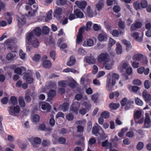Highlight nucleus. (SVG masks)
I'll return each instance as SVG.
<instances>
[{
	"label": "nucleus",
	"instance_id": "nucleus-1",
	"mask_svg": "<svg viewBox=\"0 0 151 151\" xmlns=\"http://www.w3.org/2000/svg\"><path fill=\"white\" fill-rule=\"evenodd\" d=\"M92 23L90 21L87 22L86 27L83 26L81 27L77 35L76 42L78 44H80L81 42L83 39V34L84 32L86 31H87L89 30L92 25Z\"/></svg>",
	"mask_w": 151,
	"mask_h": 151
},
{
	"label": "nucleus",
	"instance_id": "nucleus-2",
	"mask_svg": "<svg viewBox=\"0 0 151 151\" xmlns=\"http://www.w3.org/2000/svg\"><path fill=\"white\" fill-rule=\"evenodd\" d=\"M111 74L109 73L107 75L106 82V87L108 90L110 89L111 85L113 86L116 83V80H118L119 78V75L116 73H114L112 75V81L111 82Z\"/></svg>",
	"mask_w": 151,
	"mask_h": 151
},
{
	"label": "nucleus",
	"instance_id": "nucleus-3",
	"mask_svg": "<svg viewBox=\"0 0 151 151\" xmlns=\"http://www.w3.org/2000/svg\"><path fill=\"white\" fill-rule=\"evenodd\" d=\"M26 38L29 45H32L34 47H37L39 46V41L35 37L33 32H32L27 34L26 36Z\"/></svg>",
	"mask_w": 151,
	"mask_h": 151
},
{
	"label": "nucleus",
	"instance_id": "nucleus-4",
	"mask_svg": "<svg viewBox=\"0 0 151 151\" xmlns=\"http://www.w3.org/2000/svg\"><path fill=\"white\" fill-rule=\"evenodd\" d=\"M134 103L133 101L130 99L128 100L127 98H123L121 101V104L122 106H125L124 109L127 110L129 109L131 107V105Z\"/></svg>",
	"mask_w": 151,
	"mask_h": 151
},
{
	"label": "nucleus",
	"instance_id": "nucleus-5",
	"mask_svg": "<svg viewBox=\"0 0 151 151\" xmlns=\"http://www.w3.org/2000/svg\"><path fill=\"white\" fill-rule=\"evenodd\" d=\"M97 59L98 62L100 63L103 62L104 63L110 59L109 56L107 52L101 53L97 57Z\"/></svg>",
	"mask_w": 151,
	"mask_h": 151
},
{
	"label": "nucleus",
	"instance_id": "nucleus-6",
	"mask_svg": "<svg viewBox=\"0 0 151 151\" xmlns=\"http://www.w3.org/2000/svg\"><path fill=\"white\" fill-rule=\"evenodd\" d=\"M20 110V108L19 106L17 105L16 106H12L9 107V114L15 116L16 115V114L19 112Z\"/></svg>",
	"mask_w": 151,
	"mask_h": 151
},
{
	"label": "nucleus",
	"instance_id": "nucleus-7",
	"mask_svg": "<svg viewBox=\"0 0 151 151\" xmlns=\"http://www.w3.org/2000/svg\"><path fill=\"white\" fill-rule=\"evenodd\" d=\"M28 140L32 145L35 147H37V145L40 144L41 142L40 138L38 137H35L34 139L32 138H29Z\"/></svg>",
	"mask_w": 151,
	"mask_h": 151
},
{
	"label": "nucleus",
	"instance_id": "nucleus-8",
	"mask_svg": "<svg viewBox=\"0 0 151 151\" xmlns=\"http://www.w3.org/2000/svg\"><path fill=\"white\" fill-rule=\"evenodd\" d=\"M41 109L47 112H49L51 111V106L48 103L46 102H42L41 104Z\"/></svg>",
	"mask_w": 151,
	"mask_h": 151
},
{
	"label": "nucleus",
	"instance_id": "nucleus-9",
	"mask_svg": "<svg viewBox=\"0 0 151 151\" xmlns=\"http://www.w3.org/2000/svg\"><path fill=\"white\" fill-rule=\"evenodd\" d=\"M86 63L90 64H93L94 63L96 62V60L94 57L91 55L89 56H86L84 58Z\"/></svg>",
	"mask_w": 151,
	"mask_h": 151
},
{
	"label": "nucleus",
	"instance_id": "nucleus-10",
	"mask_svg": "<svg viewBox=\"0 0 151 151\" xmlns=\"http://www.w3.org/2000/svg\"><path fill=\"white\" fill-rule=\"evenodd\" d=\"M75 4L79 8L81 9H84L87 5L86 2L85 1H77L75 2Z\"/></svg>",
	"mask_w": 151,
	"mask_h": 151
},
{
	"label": "nucleus",
	"instance_id": "nucleus-11",
	"mask_svg": "<svg viewBox=\"0 0 151 151\" xmlns=\"http://www.w3.org/2000/svg\"><path fill=\"white\" fill-rule=\"evenodd\" d=\"M31 8L32 10L31 11H29L28 12V14L29 16H34L35 13L36 12L38 9V6L37 4L33 5H31Z\"/></svg>",
	"mask_w": 151,
	"mask_h": 151
},
{
	"label": "nucleus",
	"instance_id": "nucleus-12",
	"mask_svg": "<svg viewBox=\"0 0 151 151\" xmlns=\"http://www.w3.org/2000/svg\"><path fill=\"white\" fill-rule=\"evenodd\" d=\"M142 24L140 22H137L135 23L132 24L130 28L131 31H134L137 29L140 28Z\"/></svg>",
	"mask_w": 151,
	"mask_h": 151
},
{
	"label": "nucleus",
	"instance_id": "nucleus-13",
	"mask_svg": "<svg viewBox=\"0 0 151 151\" xmlns=\"http://www.w3.org/2000/svg\"><path fill=\"white\" fill-rule=\"evenodd\" d=\"M142 95L145 100L146 102H149L151 100V96L148 93L146 90H145L143 91Z\"/></svg>",
	"mask_w": 151,
	"mask_h": 151
},
{
	"label": "nucleus",
	"instance_id": "nucleus-14",
	"mask_svg": "<svg viewBox=\"0 0 151 151\" xmlns=\"http://www.w3.org/2000/svg\"><path fill=\"white\" fill-rule=\"evenodd\" d=\"M26 18L24 16H22L21 17L17 16V20L19 25H23L26 23Z\"/></svg>",
	"mask_w": 151,
	"mask_h": 151
},
{
	"label": "nucleus",
	"instance_id": "nucleus-15",
	"mask_svg": "<svg viewBox=\"0 0 151 151\" xmlns=\"http://www.w3.org/2000/svg\"><path fill=\"white\" fill-rule=\"evenodd\" d=\"M151 125V120L148 116H146L145 120L144 128H148L150 127Z\"/></svg>",
	"mask_w": 151,
	"mask_h": 151
},
{
	"label": "nucleus",
	"instance_id": "nucleus-16",
	"mask_svg": "<svg viewBox=\"0 0 151 151\" xmlns=\"http://www.w3.org/2000/svg\"><path fill=\"white\" fill-rule=\"evenodd\" d=\"M24 79L26 78V82L29 84L32 83L33 82V79L30 74L27 73L24 76L23 78Z\"/></svg>",
	"mask_w": 151,
	"mask_h": 151
},
{
	"label": "nucleus",
	"instance_id": "nucleus-17",
	"mask_svg": "<svg viewBox=\"0 0 151 151\" xmlns=\"http://www.w3.org/2000/svg\"><path fill=\"white\" fill-rule=\"evenodd\" d=\"M105 68L107 70H110L112 69L113 63L110 59L104 63Z\"/></svg>",
	"mask_w": 151,
	"mask_h": 151
},
{
	"label": "nucleus",
	"instance_id": "nucleus-18",
	"mask_svg": "<svg viewBox=\"0 0 151 151\" xmlns=\"http://www.w3.org/2000/svg\"><path fill=\"white\" fill-rule=\"evenodd\" d=\"M98 40L100 41H103L106 40L107 38V35L104 32H102L98 36Z\"/></svg>",
	"mask_w": 151,
	"mask_h": 151
},
{
	"label": "nucleus",
	"instance_id": "nucleus-19",
	"mask_svg": "<svg viewBox=\"0 0 151 151\" xmlns=\"http://www.w3.org/2000/svg\"><path fill=\"white\" fill-rule=\"evenodd\" d=\"M6 45H8V48L10 50H12V46L14 45V41L12 39H8L5 42Z\"/></svg>",
	"mask_w": 151,
	"mask_h": 151
},
{
	"label": "nucleus",
	"instance_id": "nucleus-20",
	"mask_svg": "<svg viewBox=\"0 0 151 151\" xmlns=\"http://www.w3.org/2000/svg\"><path fill=\"white\" fill-rule=\"evenodd\" d=\"M74 14L77 18H82L83 17V13L79 9L74 10Z\"/></svg>",
	"mask_w": 151,
	"mask_h": 151
},
{
	"label": "nucleus",
	"instance_id": "nucleus-21",
	"mask_svg": "<svg viewBox=\"0 0 151 151\" xmlns=\"http://www.w3.org/2000/svg\"><path fill=\"white\" fill-rule=\"evenodd\" d=\"M56 91L55 90H50L48 93V99L47 100L50 101L52 98L56 95Z\"/></svg>",
	"mask_w": 151,
	"mask_h": 151
},
{
	"label": "nucleus",
	"instance_id": "nucleus-22",
	"mask_svg": "<svg viewBox=\"0 0 151 151\" xmlns=\"http://www.w3.org/2000/svg\"><path fill=\"white\" fill-rule=\"evenodd\" d=\"M102 146L107 148L111 149L112 147V143L108 142L107 140H105L101 143Z\"/></svg>",
	"mask_w": 151,
	"mask_h": 151
},
{
	"label": "nucleus",
	"instance_id": "nucleus-23",
	"mask_svg": "<svg viewBox=\"0 0 151 151\" xmlns=\"http://www.w3.org/2000/svg\"><path fill=\"white\" fill-rule=\"evenodd\" d=\"M17 103V99L15 96H11L10 98V100L9 101V104L10 105L13 104L14 105H16Z\"/></svg>",
	"mask_w": 151,
	"mask_h": 151
},
{
	"label": "nucleus",
	"instance_id": "nucleus-24",
	"mask_svg": "<svg viewBox=\"0 0 151 151\" xmlns=\"http://www.w3.org/2000/svg\"><path fill=\"white\" fill-rule=\"evenodd\" d=\"M39 129L42 131H50L52 130V129L50 127H46L44 124H42L40 125Z\"/></svg>",
	"mask_w": 151,
	"mask_h": 151
},
{
	"label": "nucleus",
	"instance_id": "nucleus-25",
	"mask_svg": "<svg viewBox=\"0 0 151 151\" xmlns=\"http://www.w3.org/2000/svg\"><path fill=\"white\" fill-rule=\"evenodd\" d=\"M122 44L126 46L127 50L128 51L131 49L132 46L129 42L126 40H122Z\"/></svg>",
	"mask_w": 151,
	"mask_h": 151
},
{
	"label": "nucleus",
	"instance_id": "nucleus-26",
	"mask_svg": "<svg viewBox=\"0 0 151 151\" xmlns=\"http://www.w3.org/2000/svg\"><path fill=\"white\" fill-rule=\"evenodd\" d=\"M133 38L135 39L138 42H141L142 40V37H139V34L137 32H134L132 35Z\"/></svg>",
	"mask_w": 151,
	"mask_h": 151
},
{
	"label": "nucleus",
	"instance_id": "nucleus-27",
	"mask_svg": "<svg viewBox=\"0 0 151 151\" xmlns=\"http://www.w3.org/2000/svg\"><path fill=\"white\" fill-rule=\"evenodd\" d=\"M68 106L69 105L68 103H64L63 104L60 106L59 109L60 110L65 112L68 110Z\"/></svg>",
	"mask_w": 151,
	"mask_h": 151
},
{
	"label": "nucleus",
	"instance_id": "nucleus-28",
	"mask_svg": "<svg viewBox=\"0 0 151 151\" xmlns=\"http://www.w3.org/2000/svg\"><path fill=\"white\" fill-rule=\"evenodd\" d=\"M75 58L73 56L70 57V60L67 63V65L69 66H71L74 64L76 63Z\"/></svg>",
	"mask_w": 151,
	"mask_h": 151
},
{
	"label": "nucleus",
	"instance_id": "nucleus-29",
	"mask_svg": "<svg viewBox=\"0 0 151 151\" xmlns=\"http://www.w3.org/2000/svg\"><path fill=\"white\" fill-rule=\"evenodd\" d=\"M30 91L28 90H27L25 94V99L26 102L29 103L31 100V98L30 96Z\"/></svg>",
	"mask_w": 151,
	"mask_h": 151
},
{
	"label": "nucleus",
	"instance_id": "nucleus-30",
	"mask_svg": "<svg viewBox=\"0 0 151 151\" xmlns=\"http://www.w3.org/2000/svg\"><path fill=\"white\" fill-rule=\"evenodd\" d=\"M43 67L45 68H49L51 66V63L49 60H46L43 63Z\"/></svg>",
	"mask_w": 151,
	"mask_h": 151
},
{
	"label": "nucleus",
	"instance_id": "nucleus-31",
	"mask_svg": "<svg viewBox=\"0 0 151 151\" xmlns=\"http://www.w3.org/2000/svg\"><path fill=\"white\" fill-rule=\"evenodd\" d=\"M18 102L21 107H24L26 106V104L23 97L20 96L18 98Z\"/></svg>",
	"mask_w": 151,
	"mask_h": 151
},
{
	"label": "nucleus",
	"instance_id": "nucleus-32",
	"mask_svg": "<svg viewBox=\"0 0 151 151\" xmlns=\"http://www.w3.org/2000/svg\"><path fill=\"white\" fill-rule=\"evenodd\" d=\"M104 0H99L98 3L96 5V7L97 10H100L104 5Z\"/></svg>",
	"mask_w": 151,
	"mask_h": 151
},
{
	"label": "nucleus",
	"instance_id": "nucleus-33",
	"mask_svg": "<svg viewBox=\"0 0 151 151\" xmlns=\"http://www.w3.org/2000/svg\"><path fill=\"white\" fill-rule=\"evenodd\" d=\"M32 32L35 33V35L37 36H39L41 34L42 31L39 27H36L35 29L33 30Z\"/></svg>",
	"mask_w": 151,
	"mask_h": 151
},
{
	"label": "nucleus",
	"instance_id": "nucleus-34",
	"mask_svg": "<svg viewBox=\"0 0 151 151\" xmlns=\"http://www.w3.org/2000/svg\"><path fill=\"white\" fill-rule=\"evenodd\" d=\"M83 104L86 108V109L87 110V111H89L91 108V105L89 101H84Z\"/></svg>",
	"mask_w": 151,
	"mask_h": 151
},
{
	"label": "nucleus",
	"instance_id": "nucleus-35",
	"mask_svg": "<svg viewBox=\"0 0 151 151\" xmlns=\"http://www.w3.org/2000/svg\"><path fill=\"white\" fill-rule=\"evenodd\" d=\"M63 72L65 73L71 72L75 74H78L79 73V72L78 71L76 70L73 69L68 68H66L65 69H64L63 70Z\"/></svg>",
	"mask_w": 151,
	"mask_h": 151
},
{
	"label": "nucleus",
	"instance_id": "nucleus-36",
	"mask_svg": "<svg viewBox=\"0 0 151 151\" xmlns=\"http://www.w3.org/2000/svg\"><path fill=\"white\" fill-rule=\"evenodd\" d=\"M116 45V53L118 55L120 54L122 52V46L119 43H117Z\"/></svg>",
	"mask_w": 151,
	"mask_h": 151
},
{
	"label": "nucleus",
	"instance_id": "nucleus-37",
	"mask_svg": "<svg viewBox=\"0 0 151 151\" xmlns=\"http://www.w3.org/2000/svg\"><path fill=\"white\" fill-rule=\"evenodd\" d=\"M93 45V41L91 39H89L86 42V44L85 43L83 44V46H84L91 47Z\"/></svg>",
	"mask_w": 151,
	"mask_h": 151
},
{
	"label": "nucleus",
	"instance_id": "nucleus-38",
	"mask_svg": "<svg viewBox=\"0 0 151 151\" xmlns=\"http://www.w3.org/2000/svg\"><path fill=\"white\" fill-rule=\"evenodd\" d=\"M92 132L93 134L96 136H97V134H99V133H100L101 132L100 129L99 130L98 127L96 126H94L93 127L92 129Z\"/></svg>",
	"mask_w": 151,
	"mask_h": 151
},
{
	"label": "nucleus",
	"instance_id": "nucleus-39",
	"mask_svg": "<svg viewBox=\"0 0 151 151\" xmlns=\"http://www.w3.org/2000/svg\"><path fill=\"white\" fill-rule=\"evenodd\" d=\"M142 55L140 54H136L134 55L132 57V59L134 60L139 61L142 58Z\"/></svg>",
	"mask_w": 151,
	"mask_h": 151
},
{
	"label": "nucleus",
	"instance_id": "nucleus-40",
	"mask_svg": "<svg viewBox=\"0 0 151 151\" xmlns=\"http://www.w3.org/2000/svg\"><path fill=\"white\" fill-rule=\"evenodd\" d=\"M26 70L25 68L22 67V68H16L14 70V72L15 73L18 74L19 75H21L22 72V70Z\"/></svg>",
	"mask_w": 151,
	"mask_h": 151
},
{
	"label": "nucleus",
	"instance_id": "nucleus-41",
	"mask_svg": "<svg viewBox=\"0 0 151 151\" xmlns=\"http://www.w3.org/2000/svg\"><path fill=\"white\" fill-rule=\"evenodd\" d=\"M120 105L118 103H111L109 105V108L112 109H116Z\"/></svg>",
	"mask_w": 151,
	"mask_h": 151
},
{
	"label": "nucleus",
	"instance_id": "nucleus-42",
	"mask_svg": "<svg viewBox=\"0 0 151 151\" xmlns=\"http://www.w3.org/2000/svg\"><path fill=\"white\" fill-rule=\"evenodd\" d=\"M48 88H56V83L55 82L50 81L48 85L47 86Z\"/></svg>",
	"mask_w": 151,
	"mask_h": 151
},
{
	"label": "nucleus",
	"instance_id": "nucleus-43",
	"mask_svg": "<svg viewBox=\"0 0 151 151\" xmlns=\"http://www.w3.org/2000/svg\"><path fill=\"white\" fill-rule=\"evenodd\" d=\"M77 52L79 55L82 56H83L86 54V51L82 48H78L77 50Z\"/></svg>",
	"mask_w": 151,
	"mask_h": 151
},
{
	"label": "nucleus",
	"instance_id": "nucleus-44",
	"mask_svg": "<svg viewBox=\"0 0 151 151\" xmlns=\"http://www.w3.org/2000/svg\"><path fill=\"white\" fill-rule=\"evenodd\" d=\"M52 9L50 10L48 12L47 17L45 18V21L47 22L49 20H50L52 19Z\"/></svg>",
	"mask_w": 151,
	"mask_h": 151
},
{
	"label": "nucleus",
	"instance_id": "nucleus-45",
	"mask_svg": "<svg viewBox=\"0 0 151 151\" xmlns=\"http://www.w3.org/2000/svg\"><path fill=\"white\" fill-rule=\"evenodd\" d=\"M101 116L104 119L107 118L109 116V112L107 111H104L101 114Z\"/></svg>",
	"mask_w": 151,
	"mask_h": 151
},
{
	"label": "nucleus",
	"instance_id": "nucleus-46",
	"mask_svg": "<svg viewBox=\"0 0 151 151\" xmlns=\"http://www.w3.org/2000/svg\"><path fill=\"white\" fill-rule=\"evenodd\" d=\"M98 98V95L97 94H94L91 96V100L94 103L96 102Z\"/></svg>",
	"mask_w": 151,
	"mask_h": 151
},
{
	"label": "nucleus",
	"instance_id": "nucleus-47",
	"mask_svg": "<svg viewBox=\"0 0 151 151\" xmlns=\"http://www.w3.org/2000/svg\"><path fill=\"white\" fill-rule=\"evenodd\" d=\"M87 14L88 16L90 17H92L93 16V12L91 9V7L89 6H88L87 7Z\"/></svg>",
	"mask_w": 151,
	"mask_h": 151
},
{
	"label": "nucleus",
	"instance_id": "nucleus-48",
	"mask_svg": "<svg viewBox=\"0 0 151 151\" xmlns=\"http://www.w3.org/2000/svg\"><path fill=\"white\" fill-rule=\"evenodd\" d=\"M144 145V143L142 142H138L136 146L137 149L138 150H141L143 148Z\"/></svg>",
	"mask_w": 151,
	"mask_h": 151
},
{
	"label": "nucleus",
	"instance_id": "nucleus-49",
	"mask_svg": "<svg viewBox=\"0 0 151 151\" xmlns=\"http://www.w3.org/2000/svg\"><path fill=\"white\" fill-rule=\"evenodd\" d=\"M127 130V128H122L121 129V131L118 134V135L120 137H122L125 132Z\"/></svg>",
	"mask_w": 151,
	"mask_h": 151
},
{
	"label": "nucleus",
	"instance_id": "nucleus-50",
	"mask_svg": "<svg viewBox=\"0 0 151 151\" xmlns=\"http://www.w3.org/2000/svg\"><path fill=\"white\" fill-rule=\"evenodd\" d=\"M141 7L142 8H145L147 5V2L146 0H142L140 3Z\"/></svg>",
	"mask_w": 151,
	"mask_h": 151
},
{
	"label": "nucleus",
	"instance_id": "nucleus-51",
	"mask_svg": "<svg viewBox=\"0 0 151 151\" xmlns=\"http://www.w3.org/2000/svg\"><path fill=\"white\" fill-rule=\"evenodd\" d=\"M42 144L44 147H47L50 145V142L48 140H43L42 142Z\"/></svg>",
	"mask_w": 151,
	"mask_h": 151
},
{
	"label": "nucleus",
	"instance_id": "nucleus-52",
	"mask_svg": "<svg viewBox=\"0 0 151 151\" xmlns=\"http://www.w3.org/2000/svg\"><path fill=\"white\" fill-rule=\"evenodd\" d=\"M78 109L76 107L71 106L70 110L72 112H73L76 114H77L78 112Z\"/></svg>",
	"mask_w": 151,
	"mask_h": 151
},
{
	"label": "nucleus",
	"instance_id": "nucleus-53",
	"mask_svg": "<svg viewBox=\"0 0 151 151\" xmlns=\"http://www.w3.org/2000/svg\"><path fill=\"white\" fill-rule=\"evenodd\" d=\"M99 127L101 128L100 131L101 132L100 133H99V134L101 135V137H102V139H104L106 138L107 136L106 135L102 129L101 127Z\"/></svg>",
	"mask_w": 151,
	"mask_h": 151
},
{
	"label": "nucleus",
	"instance_id": "nucleus-54",
	"mask_svg": "<svg viewBox=\"0 0 151 151\" xmlns=\"http://www.w3.org/2000/svg\"><path fill=\"white\" fill-rule=\"evenodd\" d=\"M49 32V29L48 27L47 26L44 27L42 29V33L45 34H47Z\"/></svg>",
	"mask_w": 151,
	"mask_h": 151
},
{
	"label": "nucleus",
	"instance_id": "nucleus-55",
	"mask_svg": "<svg viewBox=\"0 0 151 151\" xmlns=\"http://www.w3.org/2000/svg\"><path fill=\"white\" fill-rule=\"evenodd\" d=\"M67 47V45L65 43L63 44L60 47V49L61 51H63L65 53H67V52L65 49Z\"/></svg>",
	"mask_w": 151,
	"mask_h": 151
},
{
	"label": "nucleus",
	"instance_id": "nucleus-56",
	"mask_svg": "<svg viewBox=\"0 0 151 151\" xmlns=\"http://www.w3.org/2000/svg\"><path fill=\"white\" fill-rule=\"evenodd\" d=\"M135 103L138 105L142 106L143 104V101L138 98H136L135 100Z\"/></svg>",
	"mask_w": 151,
	"mask_h": 151
},
{
	"label": "nucleus",
	"instance_id": "nucleus-57",
	"mask_svg": "<svg viewBox=\"0 0 151 151\" xmlns=\"http://www.w3.org/2000/svg\"><path fill=\"white\" fill-rule=\"evenodd\" d=\"M41 56L40 55H35L33 57L32 60L35 61H38L40 59Z\"/></svg>",
	"mask_w": 151,
	"mask_h": 151
},
{
	"label": "nucleus",
	"instance_id": "nucleus-58",
	"mask_svg": "<svg viewBox=\"0 0 151 151\" xmlns=\"http://www.w3.org/2000/svg\"><path fill=\"white\" fill-rule=\"evenodd\" d=\"M92 122L91 121L88 122L87 124V130L88 132H89L92 128Z\"/></svg>",
	"mask_w": 151,
	"mask_h": 151
},
{
	"label": "nucleus",
	"instance_id": "nucleus-59",
	"mask_svg": "<svg viewBox=\"0 0 151 151\" xmlns=\"http://www.w3.org/2000/svg\"><path fill=\"white\" fill-rule=\"evenodd\" d=\"M67 119L69 121H72L74 119V116L71 113L68 114L66 116Z\"/></svg>",
	"mask_w": 151,
	"mask_h": 151
},
{
	"label": "nucleus",
	"instance_id": "nucleus-60",
	"mask_svg": "<svg viewBox=\"0 0 151 151\" xmlns=\"http://www.w3.org/2000/svg\"><path fill=\"white\" fill-rule=\"evenodd\" d=\"M40 118L39 116L38 115H35L32 118V120L33 121L35 122H38L39 121Z\"/></svg>",
	"mask_w": 151,
	"mask_h": 151
},
{
	"label": "nucleus",
	"instance_id": "nucleus-61",
	"mask_svg": "<svg viewBox=\"0 0 151 151\" xmlns=\"http://www.w3.org/2000/svg\"><path fill=\"white\" fill-rule=\"evenodd\" d=\"M84 129L83 127L81 125H79L77 127V131L80 133H82L83 132Z\"/></svg>",
	"mask_w": 151,
	"mask_h": 151
},
{
	"label": "nucleus",
	"instance_id": "nucleus-62",
	"mask_svg": "<svg viewBox=\"0 0 151 151\" xmlns=\"http://www.w3.org/2000/svg\"><path fill=\"white\" fill-rule=\"evenodd\" d=\"M96 140L94 138H91L88 141V145H91L94 144L96 142Z\"/></svg>",
	"mask_w": 151,
	"mask_h": 151
},
{
	"label": "nucleus",
	"instance_id": "nucleus-63",
	"mask_svg": "<svg viewBox=\"0 0 151 151\" xmlns=\"http://www.w3.org/2000/svg\"><path fill=\"white\" fill-rule=\"evenodd\" d=\"M133 6L134 8L136 10H138L141 8L140 4L138 2H135L133 4Z\"/></svg>",
	"mask_w": 151,
	"mask_h": 151
},
{
	"label": "nucleus",
	"instance_id": "nucleus-64",
	"mask_svg": "<svg viewBox=\"0 0 151 151\" xmlns=\"http://www.w3.org/2000/svg\"><path fill=\"white\" fill-rule=\"evenodd\" d=\"M126 135L128 137L132 138L134 137V134L133 132L129 131L127 133Z\"/></svg>",
	"mask_w": 151,
	"mask_h": 151
}]
</instances>
